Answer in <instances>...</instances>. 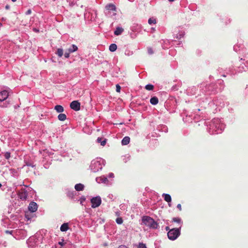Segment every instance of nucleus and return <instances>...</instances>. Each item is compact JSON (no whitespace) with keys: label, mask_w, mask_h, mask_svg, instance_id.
I'll use <instances>...</instances> for the list:
<instances>
[{"label":"nucleus","mask_w":248,"mask_h":248,"mask_svg":"<svg viewBox=\"0 0 248 248\" xmlns=\"http://www.w3.org/2000/svg\"><path fill=\"white\" fill-rule=\"evenodd\" d=\"M142 222L143 224L152 229H156L158 224L151 217L144 216L142 218Z\"/></svg>","instance_id":"obj_1"},{"label":"nucleus","mask_w":248,"mask_h":248,"mask_svg":"<svg viewBox=\"0 0 248 248\" xmlns=\"http://www.w3.org/2000/svg\"><path fill=\"white\" fill-rule=\"evenodd\" d=\"M180 234L179 228H173L170 229L168 232V237L171 240H175Z\"/></svg>","instance_id":"obj_2"},{"label":"nucleus","mask_w":248,"mask_h":248,"mask_svg":"<svg viewBox=\"0 0 248 248\" xmlns=\"http://www.w3.org/2000/svg\"><path fill=\"white\" fill-rule=\"evenodd\" d=\"M91 202L92 204V207L94 208L98 207L101 204V199L100 197L97 196L91 199Z\"/></svg>","instance_id":"obj_3"},{"label":"nucleus","mask_w":248,"mask_h":248,"mask_svg":"<svg viewBox=\"0 0 248 248\" xmlns=\"http://www.w3.org/2000/svg\"><path fill=\"white\" fill-rule=\"evenodd\" d=\"M70 107L72 109L78 111L80 109V104L78 101H73L70 103Z\"/></svg>","instance_id":"obj_4"},{"label":"nucleus","mask_w":248,"mask_h":248,"mask_svg":"<svg viewBox=\"0 0 248 248\" xmlns=\"http://www.w3.org/2000/svg\"><path fill=\"white\" fill-rule=\"evenodd\" d=\"M38 208L37 204L35 202H31L29 205L28 209L31 212H35Z\"/></svg>","instance_id":"obj_5"},{"label":"nucleus","mask_w":248,"mask_h":248,"mask_svg":"<svg viewBox=\"0 0 248 248\" xmlns=\"http://www.w3.org/2000/svg\"><path fill=\"white\" fill-rule=\"evenodd\" d=\"M27 196L28 193L26 191L22 190L18 193L19 198L23 201L26 200L27 199Z\"/></svg>","instance_id":"obj_6"},{"label":"nucleus","mask_w":248,"mask_h":248,"mask_svg":"<svg viewBox=\"0 0 248 248\" xmlns=\"http://www.w3.org/2000/svg\"><path fill=\"white\" fill-rule=\"evenodd\" d=\"M8 93L6 91H3L0 92V101H3L8 97Z\"/></svg>","instance_id":"obj_7"},{"label":"nucleus","mask_w":248,"mask_h":248,"mask_svg":"<svg viewBox=\"0 0 248 248\" xmlns=\"http://www.w3.org/2000/svg\"><path fill=\"white\" fill-rule=\"evenodd\" d=\"M105 8L108 11H116V7L115 5L112 3H109L105 6Z\"/></svg>","instance_id":"obj_8"},{"label":"nucleus","mask_w":248,"mask_h":248,"mask_svg":"<svg viewBox=\"0 0 248 248\" xmlns=\"http://www.w3.org/2000/svg\"><path fill=\"white\" fill-rule=\"evenodd\" d=\"M84 185L80 183L76 184L75 186V189L78 191L83 190L84 189Z\"/></svg>","instance_id":"obj_9"},{"label":"nucleus","mask_w":248,"mask_h":248,"mask_svg":"<svg viewBox=\"0 0 248 248\" xmlns=\"http://www.w3.org/2000/svg\"><path fill=\"white\" fill-rule=\"evenodd\" d=\"M69 229L68 224L67 223H64L62 224L60 228V230L62 232H66Z\"/></svg>","instance_id":"obj_10"},{"label":"nucleus","mask_w":248,"mask_h":248,"mask_svg":"<svg viewBox=\"0 0 248 248\" xmlns=\"http://www.w3.org/2000/svg\"><path fill=\"white\" fill-rule=\"evenodd\" d=\"M130 142V138L126 136L122 140V144L124 145H127Z\"/></svg>","instance_id":"obj_11"},{"label":"nucleus","mask_w":248,"mask_h":248,"mask_svg":"<svg viewBox=\"0 0 248 248\" xmlns=\"http://www.w3.org/2000/svg\"><path fill=\"white\" fill-rule=\"evenodd\" d=\"M78 48L77 46L72 45L68 49V51L71 53H73L78 50Z\"/></svg>","instance_id":"obj_12"},{"label":"nucleus","mask_w":248,"mask_h":248,"mask_svg":"<svg viewBox=\"0 0 248 248\" xmlns=\"http://www.w3.org/2000/svg\"><path fill=\"white\" fill-rule=\"evenodd\" d=\"M124 31V29L121 27H117L114 31L115 35H119Z\"/></svg>","instance_id":"obj_13"},{"label":"nucleus","mask_w":248,"mask_h":248,"mask_svg":"<svg viewBox=\"0 0 248 248\" xmlns=\"http://www.w3.org/2000/svg\"><path fill=\"white\" fill-rule=\"evenodd\" d=\"M55 109L58 113H62L64 111L63 108L61 105H56L55 107Z\"/></svg>","instance_id":"obj_14"},{"label":"nucleus","mask_w":248,"mask_h":248,"mask_svg":"<svg viewBox=\"0 0 248 248\" xmlns=\"http://www.w3.org/2000/svg\"><path fill=\"white\" fill-rule=\"evenodd\" d=\"M162 196L164 197V200L166 202H171V196L169 194H163Z\"/></svg>","instance_id":"obj_15"},{"label":"nucleus","mask_w":248,"mask_h":248,"mask_svg":"<svg viewBox=\"0 0 248 248\" xmlns=\"http://www.w3.org/2000/svg\"><path fill=\"white\" fill-rule=\"evenodd\" d=\"M150 103L154 105H156L158 103V99L157 97L154 96L150 99Z\"/></svg>","instance_id":"obj_16"},{"label":"nucleus","mask_w":248,"mask_h":248,"mask_svg":"<svg viewBox=\"0 0 248 248\" xmlns=\"http://www.w3.org/2000/svg\"><path fill=\"white\" fill-rule=\"evenodd\" d=\"M103 140V138L99 137L97 139V141L98 143H100L102 146H105L107 142V140L106 139H104L103 140Z\"/></svg>","instance_id":"obj_17"},{"label":"nucleus","mask_w":248,"mask_h":248,"mask_svg":"<svg viewBox=\"0 0 248 248\" xmlns=\"http://www.w3.org/2000/svg\"><path fill=\"white\" fill-rule=\"evenodd\" d=\"M58 118L60 121H63L66 119V116L65 114L60 113L58 115Z\"/></svg>","instance_id":"obj_18"},{"label":"nucleus","mask_w":248,"mask_h":248,"mask_svg":"<svg viewBox=\"0 0 248 248\" xmlns=\"http://www.w3.org/2000/svg\"><path fill=\"white\" fill-rule=\"evenodd\" d=\"M117 45L115 44H112L109 46V49L111 52H114L117 49Z\"/></svg>","instance_id":"obj_19"},{"label":"nucleus","mask_w":248,"mask_h":248,"mask_svg":"<svg viewBox=\"0 0 248 248\" xmlns=\"http://www.w3.org/2000/svg\"><path fill=\"white\" fill-rule=\"evenodd\" d=\"M56 53L59 57H62L63 53L62 49L58 48Z\"/></svg>","instance_id":"obj_20"},{"label":"nucleus","mask_w":248,"mask_h":248,"mask_svg":"<svg viewBox=\"0 0 248 248\" xmlns=\"http://www.w3.org/2000/svg\"><path fill=\"white\" fill-rule=\"evenodd\" d=\"M154 86L152 84H147L145 86V88L148 91L153 90L154 89Z\"/></svg>","instance_id":"obj_21"},{"label":"nucleus","mask_w":248,"mask_h":248,"mask_svg":"<svg viewBox=\"0 0 248 248\" xmlns=\"http://www.w3.org/2000/svg\"><path fill=\"white\" fill-rule=\"evenodd\" d=\"M156 23V20L153 18H150L148 20V23L150 25L152 24H155Z\"/></svg>","instance_id":"obj_22"},{"label":"nucleus","mask_w":248,"mask_h":248,"mask_svg":"<svg viewBox=\"0 0 248 248\" xmlns=\"http://www.w3.org/2000/svg\"><path fill=\"white\" fill-rule=\"evenodd\" d=\"M172 221L174 222H177L178 223H180L181 219L179 217H174L172 218Z\"/></svg>","instance_id":"obj_23"},{"label":"nucleus","mask_w":248,"mask_h":248,"mask_svg":"<svg viewBox=\"0 0 248 248\" xmlns=\"http://www.w3.org/2000/svg\"><path fill=\"white\" fill-rule=\"evenodd\" d=\"M116 221L118 224H121L123 223V220L121 217H118L116 218Z\"/></svg>","instance_id":"obj_24"},{"label":"nucleus","mask_w":248,"mask_h":248,"mask_svg":"<svg viewBox=\"0 0 248 248\" xmlns=\"http://www.w3.org/2000/svg\"><path fill=\"white\" fill-rule=\"evenodd\" d=\"M4 157L6 159H8L10 158L11 155H10V153L9 152H6L4 154Z\"/></svg>","instance_id":"obj_25"},{"label":"nucleus","mask_w":248,"mask_h":248,"mask_svg":"<svg viewBox=\"0 0 248 248\" xmlns=\"http://www.w3.org/2000/svg\"><path fill=\"white\" fill-rule=\"evenodd\" d=\"M138 248H146V247L145 244H144L142 243H140L139 244Z\"/></svg>","instance_id":"obj_26"},{"label":"nucleus","mask_w":248,"mask_h":248,"mask_svg":"<svg viewBox=\"0 0 248 248\" xmlns=\"http://www.w3.org/2000/svg\"><path fill=\"white\" fill-rule=\"evenodd\" d=\"M70 53L68 50H66L64 54V57L65 58H68L69 57Z\"/></svg>","instance_id":"obj_27"},{"label":"nucleus","mask_w":248,"mask_h":248,"mask_svg":"<svg viewBox=\"0 0 248 248\" xmlns=\"http://www.w3.org/2000/svg\"><path fill=\"white\" fill-rule=\"evenodd\" d=\"M121 86L119 84H117L116 86V91L117 93H120L121 91Z\"/></svg>","instance_id":"obj_28"},{"label":"nucleus","mask_w":248,"mask_h":248,"mask_svg":"<svg viewBox=\"0 0 248 248\" xmlns=\"http://www.w3.org/2000/svg\"><path fill=\"white\" fill-rule=\"evenodd\" d=\"M148 53L150 54H152L153 53V51L151 48H149L148 49Z\"/></svg>","instance_id":"obj_29"},{"label":"nucleus","mask_w":248,"mask_h":248,"mask_svg":"<svg viewBox=\"0 0 248 248\" xmlns=\"http://www.w3.org/2000/svg\"><path fill=\"white\" fill-rule=\"evenodd\" d=\"M177 207L178 208L179 211L182 210V206H181V204H178L177 206Z\"/></svg>","instance_id":"obj_30"},{"label":"nucleus","mask_w":248,"mask_h":248,"mask_svg":"<svg viewBox=\"0 0 248 248\" xmlns=\"http://www.w3.org/2000/svg\"><path fill=\"white\" fill-rule=\"evenodd\" d=\"M31 9H29L27 11V12H26V15H30L31 14Z\"/></svg>","instance_id":"obj_31"},{"label":"nucleus","mask_w":248,"mask_h":248,"mask_svg":"<svg viewBox=\"0 0 248 248\" xmlns=\"http://www.w3.org/2000/svg\"><path fill=\"white\" fill-rule=\"evenodd\" d=\"M64 240H62V242H59V244L62 246H63L64 245V242H63Z\"/></svg>","instance_id":"obj_32"},{"label":"nucleus","mask_w":248,"mask_h":248,"mask_svg":"<svg viewBox=\"0 0 248 248\" xmlns=\"http://www.w3.org/2000/svg\"><path fill=\"white\" fill-rule=\"evenodd\" d=\"M118 248H127V247L124 245H121L119 246Z\"/></svg>","instance_id":"obj_33"},{"label":"nucleus","mask_w":248,"mask_h":248,"mask_svg":"<svg viewBox=\"0 0 248 248\" xmlns=\"http://www.w3.org/2000/svg\"><path fill=\"white\" fill-rule=\"evenodd\" d=\"M33 31L36 32H39V30L36 29V28H33Z\"/></svg>","instance_id":"obj_34"},{"label":"nucleus","mask_w":248,"mask_h":248,"mask_svg":"<svg viewBox=\"0 0 248 248\" xmlns=\"http://www.w3.org/2000/svg\"><path fill=\"white\" fill-rule=\"evenodd\" d=\"M165 229H166V231H169L170 230V228L168 226H167L166 227Z\"/></svg>","instance_id":"obj_35"},{"label":"nucleus","mask_w":248,"mask_h":248,"mask_svg":"<svg viewBox=\"0 0 248 248\" xmlns=\"http://www.w3.org/2000/svg\"><path fill=\"white\" fill-rule=\"evenodd\" d=\"M5 232H6V233H11V232H10V231H8V230L6 231H5Z\"/></svg>","instance_id":"obj_36"},{"label":"nucleus","mask_w":248,"mask_h":248,"mask_svg":"<svg viewBox=\"0 0 248 248\" xmlns=\"http://www.w3.org/2000/svg\"><path fill=\"white\" fill-rule=\"evenodd\" d=\"M9 8H10V6H9V5H7L6 6V7H5V8H6V9H9Z\"/></svg>","instance_id":"obj_37"},{"label":"nucleus","mask_w":248,"mask_h":248,"mask_svg":"<svg viewBox=\"0 0 248 248\" xmlns=\"http://www.w3.org/2000/svg\"><path fill=\"white\" fill-rule=\"evenodd\" d=\"M169 0V1H171H171H174L175 0Z\"/></svg>","instance_id":"obj_38"},{"label":"nucleus","mask_w":248,"mask_h":248,"mask_svg":"<svg viewBox=\"0 0 248 248\" xmlns=\"http://www.w3.org/2000/svg\"><path fill=\"white\" fill-rule=\"evenodd\" d=\"M16 0H12L13 2H15Z\"/></svg>","instance_id":"obj_39"},{"label":"nucleus","mask_w":248,"mask_h":248,"mask_svg":"<svg viewBox=\"0 0 248 248\" xmlns=\"http://www.w3.org/2000/svg\"><path fill=\"white\" fill-rule=\"evenodd\" d=\"M112 175H113V174H112H112L110 175V176H112Z\"/></svg>","instance_id":"obj_40"},{"label":"nucleus","mask_w":248,"mask_h":248,"mask_svg":"<svg viewBox=\"0 0 248 248\" xmlns=\"http://www.w3.org/2000/svg\"><path fill=\"white\" fill-rule=\"evenodd\" d=\"M112 175H113V174H112H112L110 175V176H112Z\"/></svg>","instance_id":"obj_41"},{"label":"nucleus","mask_w":248,"mask_h":248,"mask_svg":"<svg viewBox=\"0 0 248 248\" xmlns=\"http://www.w3.org/2000/svg\"><path fill=\"white\" fill-rule=\"evenodd\" d=\"M2 186L1 184L0 183V187Z\"/></svg>","instance_id":"obj_42"}]
</instances>
